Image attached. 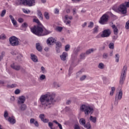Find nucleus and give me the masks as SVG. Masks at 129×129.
<instances>
[{"label": "nucleus", "instance_id": "obj_19", "mask_svg": "<svg viewBox=\"0 0 129 129\" xmlns=\"http://www.w3.org/2000/svg\"><path fill=\"white\" fill-rule=\"evenodd\" d=\"M9 18L11 20L12 24H13V26H16L17 25V21L15 20L14 17L12 16V15H9Z\"/></svg>", "mask_w": 129, "mask_h": 129}, {"label": "nucleus", "instance_id": "obj_42", "mask_svg": "<svg viewBox=\"0 0 129 129\" xmlns=\"http://www.w3.org/2000/svg\"><path fill=\"white\" fill-rule=\"evenodd\" d=\"M70 49V45L67 44L65 46V51L68 52V50Z\"/></svg>", "mask_w": 129, "mask_h": 129}, {"label": "nucleus", "instance_id": "obj_9", "mask_svg": "<svg viewBox=\"0 0 129 129\" xmlns=\"http://www.w3.org/2000/svg\"><path fill=\"white\" fill-rule=\"evenodd\" d=\"M122 98V91L120 90L118 94H117L115 96V105H117L118 104V100H120Z\"/></svg>", "mask_w": 129, "mask_h": 129}, {"label": "nucleus", "instance_id": "obj_33", "mask_svg": "<svg viewBox=\"0 0 129 129\" xmlns=\"http://www.w3.org/2000/svg\"><path fill=\"white\" fill-rule=\"evenodd\" d=\"M4 116L5 118V119H6V120H8V116H9V113L8 112V111H5L4 112Z\"/></svg>", "mask_w": 129, "mask_h": 129}, {"label": "nucleus", "instance_id": "obj_53", "mask_svg": "<svg viewBox=\"0 0 129 129\" xmlns=\"http://www.w3.org/2000/svg\"><path fill=\"white\" fill-rule=\"evenodd\" d=\"M56 30L58 31V32H61V31H62V30H63V28H62L61 27H57L56 28Z\"/></svg>", "mask_w": 129, "mask_h": 129}, {"label": "nucleus", "instance_id": "obj_54", "mask_svg": "<svg viewBox=\"0 0 129 129\" xmlns=\"http://www.w3.org/2000/svg\"><path fill=\"white\" fill-rule=\"evenodd\" d=\"M86 78V76L84 75L80 78V80L81 81H83V80H84V79H85Z\"/></svg>", "mask_w": 129, "mask_h": 129}, {"label": "nucleus", "instance_id": "obj_15", "mask_svg": "<svg viewBox=\"0 0 129 129\" xmlns=\"http://www.w3.org/2000/svg\"><path fill=\"white\" fill-rule=\"evenodd\" d=\"M68 56V53L66 52H62V54L60 55V58L62 61H66V58Z\"/></svg>", "mask_w": 129, "mask_h": 129}, {"label": "nucleus", "instance_id": "obj_2", "mask_svg": "<svg viewBox=\"0 0 129 129\" xmlns=\"http://www.w3.org/2000/svg\"><path fill=\"white\" fill-rule=\"evenodd\" d=\"M30 29L32 33L36 36H46L49 34L48 31L43 30V28L39 26H34L33 28Z\"/></svg>", "mask_w": 129, "mask_h": 129}, {"label": "nucleus", "instance_id": "obj_59", "mask_svg": "<svg viewBox=\"0 0 129 129\" xmlns=\"http://www.w3.org/2000/svg\"><path fill=\"white\" fill-rule=\"evenodd\" d=\"M53 85L54 86H55V87H59V85H58V84L56 82H53Z\"/></svg>", "mask_w": 129, "mask_h": 129}, {"label": "nucleus", "instance_id": "obj_55", "mask_svg": "<svg viewBox=\"0 0 129 129\" xmlns=\"http://www.w3.org/2000/svg\"><path fill=\"white\" fill-rule=\"evenodd\" d=\"M41 70L42 73H46V70H45V68H44V67H41Z\"/></svg>", "mask_w": 129, "mask_h": 129}, {"label": "nucleus", "instance_id": "obj_30", "mask_svg": "<svg viewBox=\"0 0 129 129\" xmlns=\"http://www.w3.org/2000/svg\"><path fill=\"white\" fill-rule=\"evenodd\" d=\"M115 62L117 63H118L119 61V54L118 53H117L115 55Z\"/></svg>", "mask_w": 129, "mask_h": 129}, {"label": "nucleus", "instance_id": "obj_34", "mask_svg": "<svg viewBox=\"0 0 129 129\" xmlns=\"http://www.w3.org/2000/svg\"><path fill=\"white\" fill-rule=\"evenodd\" d=\"M27 109V105H26L25 104H22L21 105V107H20V109L21 110H25V109Z\"/></svg>", "mask_w": 129, "mask_h": 129}, {"label": "nucleus", "instance_id": "obj_8", "mask_svg": "<svg viewBox=\"0 0 129 129\" xmlns=\"http://www.w3.org/2000/svg\"><path fill=\"white\" fill-rule=\"evenodd\" d=\"M9 41L12 46L19 45V39L16 36H12L9 38Z\"/></svg>", "mask_w": 129, "mask_h": 129}, {"label": "nucleus", "instance_id": "obj_18", "mask_svg": "<svg viewBox=\"0 0 129 129\" xmlns=\"http://www.w3.org/2000/svg\"><path fill=\"white\" fill-rule=\"evenodd\" d=\"M31 59L33 61V62H38V58L34 54H31Z\"/></svg>", "mask_w": 129, "mask_h": 129}, {"label": "nucleus", "instance_id": "obj_44", "mask_svg": "<svg viewBox=\"0 0 129 129\" xmlns=\"http://www.w3.org/2000/svg\"><path fill=\"white\" fill-rule=\"evenodd\" d=\"M33 22L34 23H36V24H38V25H40V21H39V19L37 18L33 19Z\"/></svg>", "mask_w": 129, "mask_h": 129}, {"label": "nucleus", "instance_id": "obj_60", "mask_svg": "<svg viewBox=\"0 0 129 129\" xmlns=\"http://www.w3.org/2000/svg\"><path fill=\"white\" fill-rule=\"evenodd\" d=\"M74 128L75 129H80V127L79 126V125H78L77 124H75L74 125Z\"/></svg>", "mask_w": 129, "mask_h": 129}, {"label": "nucleus", "instance_id": "obj_20", "mask_svg": "<svg viewBox=\"0 0 129 129\" xmlns=\"http://www.w3.org/2000/svg\"><path fill=\"white\" fill-rule=\"evenodd\" d=\"M36 48L37 50H38L39 52H42V50H43L42 46L39 43H37L36 44Z\"/></svg>", "mask_w": 129, "mask_h": 129}, {"label": "nucleus", "instance_id": "obj_37", "mask_svg": "<svg viewBox=\"0 0 129 129\" xmlns=\"http://www.w3.org/2000/svg\"><path fill=\"white\" fill-rule=\"evenodd\" d=\"M15 100H16V98L14 96L11 97L10 101V103H14V102H15Z\"/></svg>", "mask_w": 129, "mask_h": 129}, {"label": "nucleus", "instance_id": "obj_23", "mask_svg": "<svg viewBox=\"0 0 129 129\" xmlns=\"http://www.w3.org/2000/svg\"><path fill=\"white\" fill-rule=\"evenodd\" d=\"M96 49H94V48L89 49L86 51V54L87 55H89V54H91V53H92L93 52H94V51H96Z\"/></svg>", "mask_w": 129, "mask_h": 129}, {"label": "nucleus", "instance_id": "obj_31", "mask_svg": "<svg viewBox=\"0 0 129 129\" xmlns=\"http://www.w3.org/2000/svg\"><path fill=\"white\" fill-rule=\"evenodd\" d=\"M114 91H115V87H111V90L110 92V95H111V96H112V95H113V94L114 93Z\"/></svg>", "mask_w": 129, "mask_h": 129}, {"label": "nucleus", "instance_id": "obj_56", "mask_svg": "<svg viewBox=\"0 0 129 129\" xmlns=\"http://www.w3.org/2000/svg\"><path fill=\"white\" fill-rule=\"evenodd\" d=\"M124 4V6H125V8H129V2H125L123 3Z\"/></svg>", "mask_w": 129, "mask_h": 129}, {"label": "nucleus", "instance_id": "obj_26", "mask_svg": "<svg viewBox=\"0 0 129 129\" xmlns=\"http://www.w3.org/2000/svg\"><path fill=\"white\" fill-rule=\"evenodd\" d=\"M37 16L40 20H43V14L40 11H37Z\"/></svg>", "mask_w": 129, "mask_h": 129}, {"label": "nucleus", "instance_id": "obj_10", "mask_svg": "<svg viewBox=\"0 0 129 129\" xmlns=\"http://www.w3.org/2000/svg\"><path fill=\"white\" fill-rule=\"evenodd\" d=\"M72 19H73L72 16L66 15L64 16V18H63V21L66 25H69V26H70V24H71V21L69 20H72Z\"/></svg>", "mask_w": 129, "mask_h": 129}, {"label": "nucleus", "instance_id": "obj_48", "mask_svg": "<svg viewBox=\"0 0 129 129\" xmlns=\"http://www.w3.org/2000/svg\"><path fill=\"white\" fill-rule=\"evenodd\" d=\"M80 59H85V53H82L80 55Z\"/></svg>", "mask_w": 129, "mask_h": 129}, {"label": "nucleus", "instance_id": "obj_43", "mask_svg": "<svg viewBox=\"0 0 129 129\" xmlns=\"http://www.w3.org/2000/svg\"><path fill=\"white\" fill-rule=\"evenodd\" d=\"M40 80H44L46 79V76L45 75H41L39 78Z\"/></svg>", "mask_w": 129, "mask_h": 129}, {"label": "nucleus", "instance_id": "obj_36", "mask_svg": "<svg viewBox=\"0 0 129 129\" xmlns=\"http://www.w3.org/2000/svg\"><path fill=\"white\" fill-rule=\"evenodd\" d=\"M109 49H114V43L111 42L108 45Z\"/></svg>", "mask_w": 129, "mask_h": 129}, {"label": "nucleus", "instance_id": "obj_49", "mask_svg": "<svg viewBox=\"0 0 129 129\" xmlns=\"http://www.w3.org/2000/svg\"><path fill=\"white\" fill-rule=\"evenodd\" d=\"M93 26H94V23H93L92 22H91L88 25V28H93Z\"/></svg>", "mask_w": 129, "mask_h": 129}, {"label": "nucleus", "instance_id": "obj_4", "mask_svg": "<svg viewBox=\"0 0 129 129\" xmlns=\"http://www.w3.org/2000/svg\"><path fill=\"white\" fill-rule=\"evenodd\" d=\"M81 111H84L86 115L93 113V108L88 105L83 104L80 107Z\"/></svg>", "mask_w": 129, "mask_h": 129}, {"label": "nucleus", "instance_id": "obj_17", "mask_svg": "<svg viewBox=\"0 0 129 129\" xmlns=\"http://www.w3.org/2000/svg\"><path fill=\"white\" fill-rule=\"evenodd\" d=\"M112 29L113 30L114 35H117L118 34V29L117 27L115 26V25H112L111 26Z\"/></svg>", "mask_w": 129, "mask_h": 129}, {"label": "nucleus", "instance_id": "obj_3", "mask_svg": "<svg viewBox=\"0 0 129 129\" xmlns=\"http://www.w3.org/2000/svg\"><path fill=\"white\" fill-rule=\"evenodd\" d=\"M112 9L116 13L122 15H125L127 13V8L125 7L124 3L120 5L118 7L116 6H114Z\"/></svg>", "mask_w": 129, "mask_h": 129}, {"label": "nucleus", "instance_id": "obj_7", "mask_svg": "<svg viewBox=\"0 0 129 129\" xmlns=\"http://www.w3.org/2000/svg\"><path fill=\"white\" fill-rule=\"evenodd\" d=\"M35 1L36 0H20L19 3L20 5H23V6L33 7L35 6Z\"/></svg>", "mask_w": 129, "mask_h": 129}, {"label": "nucleus", "instance_id": "obj_46", "mask_svg": "<svg viewBox=\"0 0 129 129\" xmlns=\"http://www.w3.org/2000/svg\"><path fill=\"white\" fill-rule=\"evenodd\" d=\"M0 40H6V35L2 34L0 35Z\"/></svg>", "mask_w": 129, "mask_h": 129}, {"label": "nucleus", "instance_id": "obj_51", "mask_svg": "<svg viewBox=\"0 0 129 129\" xmlns=\"http://www.w3.org/2000/svg\"><path fill=\"white\" fill-rule=\"evenodd\" d=\"M22 11L23 12L25 13V14H29L30 13V11L26 10L25 9H22Z\"/></svg>", "mask_w": 129, "mask_h": 129}, {"label": "nucleus", "instance_id": "obj_6", "mask_svg": "<svg viewBox=\"0 0 129 129\" xmlns=\"http://www.w3.org/2000/svg\"><path fill=\"white\" fill-rule=\"evenodd\" d=\"M127 71V67L126 66H124L123 68L122 72L121 73V76L119 80V85H122L124 83L125 80V77H126V72Z\"/></svg>", "mask_w": 129, "mask_h": 129}, {"label": "nucleus", "instance_id": "obj_62", "mask_svg": "<svg viewBox=\"0 0 129 129\" xmlns=\"http://www.w3.org/2000/svg\"><path fill=\"white\" fill-rule=\"evenodd\" d=\"M86 25H87V23L85 22V23L82 25V27L83 28H84V27H85V26H86Z\"/></svg>", "mask_w": 129, "mask_h": 129}, {"label": "nucleus", "instance_id": "obj_39", "mask_svg": "<svg viewBox=\"0 0 129 129\" xmlns=\"http://www.w3.org/2000/svg\"><path fill=\"white\" fill-rule=\"evenodd\" d=\"M16 86H17V85H16L15 84L7 85L8 88H14V87H16Z\"/></svg>", "mask_w": 129, "mask_h": 129}, {"label": "nucleus", "instance_id": "obj_45", "mask_svg": "<svg viewBox=\"0 0 129 129\" xmlns=\"http://www.w3.org/2000/svg\"><path fill=\"white\" fill-rule=\"evenodd\" d=\"M48 126H49V127H50V129H54V128H53V124L52 122H49L48 123Z\"/></svg>", "mask_w": 129, "mask_h": 129}, {"label": "nucleus", "instance_id": "obj_13", "mask_svg": "<svg viewBox=\"0 0 129 129\" xmlns=\"http://www.w3.org/2000/svg\"><path fill=\"white\" fill-rule=\"evenodd\" d=\"M26 101V97L25 96H21L19 97V100L18 101V104H23Z\"/></svg>", "mask_w": 129, "mask_h": 129}, {"label": "nucleus", "instance_id": "obj_28", "mask_svg": "<svg viewBox=\"0 0 129 129\" xmlns=\"http://www.w3.org/2000/svg\"><path fill=\"white\" fill-rule=\"evenodd\" d=\"M98 33V26L96 25L93 30V34H97Z\"/></svg>", "mask_w": 129, "mask_h": 129}, {"label": "nucleus", "instance_id": "obj_32", "mask_svg": "<svg viewBox=\"0 0 129 129\" xmlns=\"http://www.w3.org/2000/svg\"><path fill=\"white\" fill-rule=\"evenodd\" d=\"M98 67L99 69H104V64L103 63L101 62L99 63Z\"/></svg>", "mask_w": 129, "mask_h": 129}, {"label": "nucleus", "instance_id": "obj_40", "mask_svg": "<svg viewBox=\"0 0 129 129\" xmlns=\"http://www.w3.org/2000/svg\"><path fill=\"white\" fill-rule=\"evenodd\" d=\"M73 70V68L72 67V66H71V67L69 68V75L70 76L71 74H72V70Z\"/></svg>", "mask_w": 129, "mask_h": 129}, {"label": "nucleus", "instance_id": "obj_41", "mask_svg": "<svg viewBox=\"0 0 129 129\" xmlns=\"http://www.w3.org/2000/svg\"><path fill=\"white\" fill-rule=\"evenodd\" d=\"M21 27L27 29V28H28V24L26 22H24L23 24H22Z\"/></svg>", "mask_w": 129, "mask_h": 129}, {"label": "nucleus", "instance_id": "obj_64", "mask_svg": "<svg viewBox=\"0 0 129 129\" xmlns=\"http://www.w3.org/2000/svg\"><path fill=\"white\" fill-rule=\"evenodd\" d=\"M58 126L59 127L60 129H63L62 127V125L61 124H58Z\"/></svg>", "mask_w": 129, "mask_h": 129}, {"label": "nucleus", "instance_id": "obj_25", "mask_svg": "<svg viewBox=\"0 0 129 129\" xmlns=\"http://www.w3.org/2000/svg\"><path fill=\"white\" fill-rule=\"evenodd\" d=\"M80 123L82 125H85L86 124V121L85 120V119L82 118L80 119Z\"/></svg>", "mask_w": 129, "mask_h": 129}, {"label": "nucleus", "instance_id": "obj_11", "mask_svg": "<svg viewBox=\"0 0 129 129\" xmlns=\"http://www.w3.org/2000/svg\"><path fill=\"white\" fill-rule=\"evenodd\" d=\"M110 34H111L110 30L105 29L104 31H103L102 34H101V37L102 38H107V37H109V36H110Z\"/></svg>", "mask_w": 129, "mask_h": 129}, {"label": "nucleus", "instance_id": "obj_38", "mask_svg": "<svg viewBox=\"0 0 129 129\" xmlns=\"http://www.w3.org/2000/svg\"><path fill=\"white\" fill-rule=\"evenodd\" d=\"M44 17L46 20H49L50 17L49 16V13L48 12L44 13Z\"/></svg>", "mask_w": 129, "mask_h": 129}, {"label": "nucleus", "instance_id": "obj_5", "mask_svg": "<svg viewBox=\"0 0 129 129\" xmlns=\"http://www.w3.org/2000/svg\"><path fill=\"white\" fill-rule=\"evenodd\" d=\"M110 16L113 17V14L110 12H106L100 18L99 23L101 24V25H105L106 23L108 22V18H109Z\"/></svg>", "mask_w": 129, "mask_h": 129}, {"label": "nucleus", "instance_id": "obj_35", "mask_svg": "<svg viewBox=\"0 0 129 129\" xmlns=\"http://www.w3.org/2000/svg\"><path fill=\"white\" fill-rule=\"evenodd\" d=\"M56 48H61V47H62V43L59 41L56 42Z\"/></svg>", "mask_w": 129, "mask_h": 129}, {"label": "nucleus", "instance_id": "obj_50", "mask_svg": "<svg viewBox=\"0 0 129 129\" xmlns=\"http://www.w3.org/2000/svg\"><path fill=\"white\" fill-rule=\"evenodd\" d=\"M107 57H108V54L106 53H104L103 54V58L104 59H107Z\"/></svg>", "mask_w": 129, "mask_h": 129}, {"label": "nucleus", "instance_id": "obj_52", "mask_svg": "<svg viewBox=\"0 0 129 129\" xmlns=\"http://www.w3.org/2000/svg\"><path fill=\"white\" fill-rule=\"evenodd\" d=\"M54 14H55L56 15H59V9L56 8L54 10Z\"/></svg>", "mask_w": 129, "mask_h": 129}, {"label": "nucleus", "instance_id": "obj_63", "mask_svg": "<svg viewBox=\"0 0 129 129\" xmlns=\"http://www.w3.org/2000/svg\"><path fill=\"white\" fill-rule=\"evenodd\" d=\"M57 53H60V48H56Z\"/></svg>", "mask_w": 129, "mask_h": 129}, {"label": "nucleus", "instance_id": "obj_14", "mask_svg": "<svg viewBox=\"0 0 129 129\" xmlns=\"http://www.w3.org/2000/svg\"><path fill=\"white\" fill-rule=\"evenodd\" d=\"M55 42H56V39L53 37H49L46 41V43L48 45H52V44L55 43Z\"/></svg>", "mask_w": 129, "mask_h": 129}, {"label": "nucleus", "instance_id": "obj_29", "mask_svg": "<svg viewBox=\"0 0 129 129\" xmlns=\"http://www.w3.org/2000/svg\"><path fill=\"white\" fill-rule=\"evenodd\" d=\"M5 54L6 52H5V51H2V52H0V61H2V60L4 59V57H5Z\"/></svg>", "mask_w": 129, "mask_h": 129}, {"label": "nucleus", "instance_id": "obj_16", "mask_svg": "<svg viewBox=\"0 0 129 129\" xmlns=\"http://www.w3.org/2000/svg\"><path fill=\"white\" fill-rule=\"evenodd\" d=\"M30 123L31 124H34L35 126L36 127H39V122H38L37 120H35V119L31 118L30 120Z\"/></svg>", "mask_w": 129, "mask_h": 129}, {"label": "nucleus", "instance_id": "obj_27", "mask_svg": "<svg viewBox=\"0 0 129 129\" xmlns=\"http://www.w3.org/2000/svg\"><path fill=\"white\" fill-rule=\"evenodd\" d=\"M89 120L92 121V122H93L94 123H95L96 122V117H94L92 116H90L89 118Z\"/></svg>", "mask_w": 129, "mask_h": 129}, {"label": "nucleus", "instance_id": "obj_61", "mask_svg": "<svg viewBox=\"0 0 129 129\" xmlns=\"http://www.w3.org/2000/svg\"><path fill=\"white\" fill-rule=\"evenodd\" d=\"M11 54H12V55H17V51H16V50H13V51L11 52Z\"/></svg>", "mask_w": 129, "mask_h": 129}, {"label": "nucleus", "instance_id": "obj_22", "mask_svg": "<svg viewBox=\"0 0 129 129\" xmlns=\"http://www.w3.org/2000/svg\"><path fill=\"white\" fill-rule=\"evenodd\" d=\"M7 120H8V121L12 124H14V123H16V119L12 117H10L8 119H7Z\"/></svg>", "mask_w": 129, "mask_h": 129}, {"label": "nucleus", "instance_id": "obj_1", "mask_svg": "<svg viewBox=\"0 0 129 129\" xmlns=\"http://www.w3.org/2000/svg\"><path fill=\"white\" fill-rule=\"evenodd\" d=\"M39 100L42 105L45 108L46 107L50 108L51 106L52 105V104H54V102H55L54 98L52 97V94L49 92L44 95H42Z\"/></svg>", "mask_w": 129, "mask_h": 129}, {"label": "nucleus", "instance_id": "obj_24", "mask_svg": "<svg viewBox=\"0 0 129 129\" xmlns=\"http://www.w3.org/2000/svg\"><path fill=\"white\" fill-rule=\"evenodd\" d=\"M83 126L87 129H91L92 128V126L90 124V123L88 122L86 124L84 125Z\"/></svg>", "mask_w": 129, "mask_h": 129}, {"label": "nucleus", "instance_id": "obj_47", "mask_svg": "<svg viewBox=\"0 0 129 129\" xmlns=\"http://www.w3.org/2000/svg\"><path fill=\"white\" fill-rule=\"evenodd\" d=\"M6 10H3L2 13H1V17H5V15H6Z\"/></svg>", "mask_w": 129, "mask_h": 129}, {"label": "nucleus", "instance_id": "obj_57", "mask_svg": "<svg viewBox=\"0 0 129 129\" xmlns=\"http://www.w3.org/2000/svg\"><path fill=\"white\" fill-rule=\"evenodd\" d=\"M20 92H21V91L19 89H16L15 91V94H20Z\"/></svg>", "mask_w": 129, "mask_h": 129}, {"label": "nucleus", "instance_id": "obj_58", "mask_svg": "<svg viewBox=\"0 0 129 129\" xmlns=\"http://www.w3.org/2000/svg\"><path fill=\"white\" fill-rule=\"evenodd\" d=\"M18 22L19 23H23V22H24V19L22 18H20L18 19Z\"/></svg>", "mask_w": 129, "mask_h": 129}, {"label": "nucleus", "instance_id": "obj_12", "mask_svg": "<svg viewBox=\"0 0 129 129\" xmlns=\"http://www.w3.org/2000/svg\"><path fill=\"white\" fill-rule=\"evenodd\" d=\"M39 118H40L41 121H43L44 123H47L49 122V119L47 118H45V114H40L39 115Z\"/></svg>", "mask_w": 129, "mask_h": 129}, {"label": "nucleus", "instance_id": "obj_21", "mask_svg": "<svg viewBox=\"0 0 129 129\" xmlns=\"http://www.w3.org/2000/svg\"><path fill=\"white\" fill-rule=\"evenodd\" d=\"M11 68L14 69L15 70H20L21 69V67L20 66H16L15 64H12L11 65Z\"/></svg>", "mask_w": 129, "mask_h": 129}]
</instances>
